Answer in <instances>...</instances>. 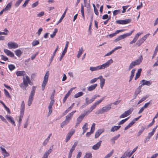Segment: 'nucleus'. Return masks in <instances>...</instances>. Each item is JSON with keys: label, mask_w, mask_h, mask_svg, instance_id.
Returning <instances> with one entry per match:
<instances>
[{"label": "nucleus", "mask_w": 158, "mask_h": 158, "mask_svg": "<svg viewBox=\"0 0 158 158\" xmlns=\"http://www.w3.org/2000/svg\"><path fill=\"white\" fill-rule=\"evenodd\" d=\"M112 103H110L108 105L103 107L102 108L98 110L97 111L95 114H101L105 112H107L111 108Z\"/></svg>", "instance_id": "nucleus-1"}, {"label": "nucleus", "mask_w": 158, "mask_h": 158, "mask_svg": "<svg viewBox=\"0 0 158 158\" xmlns=\"http://www.w3.org/2000/svg\"><path fill=\"white\" fill-rule=\"evenodd\" d=\"M113 62V60L112 59H111L105 63H104L101 65H98L95 67L96 70V71H97L100 69H104L105 68L108 67Z\"/></svg>", "instance_id": "nucleus-2"}, {"label": "nucleus", "mask_w": 158, "mask_h": 158, "mask_svg": "<svg viewBox=\"0 0 158 158\" xmlns=\"http://www.w3.org/2000/svg\"><path fill=\"white\" fill-rule=\"evenodd\" d=\"M142 60V56L141 55L139 56V58L138 59L134 61H132L131 63L128 67V70H130L135 66L139 64L141 62Z\"/></svg>", "instance_id": "nucleus-3"}, {"label": "nucleus", "mask_w": 158, "mask_h": 158, "mask_svg": "<svg viewBox=\"0 0 158 158\" xmlns=\"http://www.w3.org/2000/svg\"><path fill=\"white\" fill-rule=\"evenodd\" d=\"M35 89L36 87L35 86H33L32 87L28 101V105L29 106H31L33 100V98L35 92Z\"/></svg>", "instance_id": "nucleus-4"}, {"label": "nucleus", "mask_w": 158, "mask_h": 158, "mask_svg": "<svg viewBox=\"0 0 158 158\" xmlns=\"http://www.w3.org/2000/svg\"><path fill=\"white\" fill-rule=\"evenodd\" d=\"M134 29H133L130 32L126 33L123 35H120L117 38L114 40V42H117V41L124 39L128 36H130L132 33L134 31Z\"/></svg>", "instance_id": "nucleus-5"}, {"label": "nucleus", "mask_w": 158, "mask_h": 158, "mask_svg": "<svg viewBox=\"0 0 158 158\" xmlns=\"http://www.w3.org/2000/svg\"><path fill=\"white\" fill-rule=\"evenodd\" d=\"M150 35L149 33L147 34L141 38L139 39L136 43V45L138 47L140 46L144 42Z\"/></svg>", "instance_id": "nucleus-6"}, {"label": "nucleus", "mask_w": 158, "mask_h": 158, "mask_svg": "<svg viewBox=\"0 0 158 158\" xmlns=\"http://www.w3.org/2000/svg\"><path fill=\"white\" fill-rule=\"evenodd\" d=\"M49 76L48 71L47 72L44 78V81L42 85V90H44L45 86H46L48 80Z\"/></svg>", "instance_id": "nucleus-7"}, {"label": "nucleus", "mask_w": 158, "mask_h": 158, "mask_svg": "<svg viewBox=\"0 0 158 158\" xmlns=\"http://www.w3.org/2000/svg\"><path fill=\"white\" fill-rule=\"evenodd\" d=\"M86 114H86V113L84 112V114H81V115L77 118L76 124L75 126V128H77V127Z\"/></svg>", "instance_id": "nucleus-8"}, {"label": "nucleus", "mask_w": 158, "mask_h": 158, "mask_svg": "<svg viewBox=\"0 0 158 158\" xmlns=\"http://www.w3.org/2000/svg\"><path fill=\"white\" fill-rule=\"evenodd\" d=\"M131 21V20L130 19H125L124 20H116V23L118 24H125L129 23Z\"/></svg>", "instance_id": "nucleus-9"}, {"label": "nucleus", "mask_w": 158, "mask_h": 158, "mask_svg": "<svg viewBox=\"0 0 158 158\" xmlns=\"http://www.w3.org/2000/svg\"><path fill=\"white\" fill-rule=\"evenodd\" d=\"M25 77L26 79L24 77H23V83H24L25 87H27L28 86V83H29L30 85H31V84H30V83H31V82L28 76L26 75L25 76Z\"/></svg>", "instance_id": "nucleus-10"}, {"label": "nucleus", "mask_w": 158, "mask_h": 158, "mask_svg": "<svg viewBox=\"0 0 158 158\" xmlns=\"http://www.w3.org/2000/svg\"><path fill=\"white\" fill-rule=\"evenodd\" d=\"M8 48L9 49L15 48L18 47V44L14 42H10L7 44Z\"/></svg>", "instance_id": "nucleus-11"}, {"label": "nucleus", "mask_w": 158, "mask_h": 158, "mask_svg": "<svg viewBox=\"0 0 158 158\" xmlns=\"http://www.w3.org/2000/svg\"><path fill=\"white\" fill-rule=\"evenodd\" d=\"M69 44V42L67 41L66 42V45H65V46L64 49V50L62 53V54L59 60L60 61H61V60L63 58L64 56L65 55V54L66 52Z\"/></svg>", "instance_id": "nucleus-12"}, {"label": "nucleus", "mask_w": 158, "mask_h": 158, "mask_svg": "<svg viewBox=\"0 0 158 158\" xmlns=\"http://www.w3.org/2000/svg\"><path fill=\"white\" fill-rule=\"evenodd\" d=\"M5 117L7 120L11 123L13 124L14 126H16L14 118L11 116L9 115H6L5 116Z\"/></svg>", "instance_id": "nucleus-13"}, {"label": "nucleus", "mask_w": 158, "mask_h": 158, "mask_svg": "<svg viewBox=\"0 0 158 158\" xmlns=\"http://www.w3.org/2000/svg\"><path fill=\"white\" fill-rule=\"evenodd\" d=\"M74 132L75 131L74 130H71L68 133L66 138V142H67L70 139V138L73 134Z\"/></svg>", "instance_id": "nucleus-14"}, {"label": "nucleus", "mask_w": 158, "mask_h": 158, "mask_svg": "<svg viewBox=\"0 0 158 158\" xmlns=\"http://www.w3.org/2000/svg\"><path fill=\"white\" fill-rule=\"evenodd\" d=\"M52 146L50 148V149L48 150V151H46L44 154L43 157L42 158H48V156L49 155V154L51 153V152L52 151V148H53Z\"/></svg>", "instance_id": "nucleus-15"}, {"label": "nucleus", "mask_w": 158, "mask_h": 158, "mask_svg": "<svg viewBox=\"0 0 158 158\" xmlns=\"http://www.w3.org/2000/svg\"><path fill=\"white\" fill-rule=\"evenodd\" d=\"M129 149L127 150L123 155L122 157L123 158H125L127 157H130L132 155Z\"/></svg>", "instance_id": "nucleus-16"}, {"label": "nucleus", "mask_w": 158, "mask_h": 158, "mask_svg": "<svg viewBox=\"0 0 158 158\" xmlns=\"http://www.w3.org/2000/svg\"><path fill=\"white\" fill-rule=\"evenodd\" d=\"M76 112V111L75 110L69 113L66 116L65 119L69 122V121L72 118L73 114Z\"/></svg>", "instance_id": "nucleus-17"}, {"label": "nucleus", "mask_w": 158, "mask_h": 158, "mask_svg": "<svg viewBox=\"0 0 158 158\" xmlns=\"http://www.w3.org/2000/svg\"><path fill=\"white\" fill-rule=\"evenodd\" d=\"M102 141L101 140L100 141L94 145L92 147V149L94 150H97L98 149L101 145Z\"/></svg>", "instance_id": "nucleus-18"}, {"label": "nucleus", "mask_w": 158, "mask_h": 158, "mask_svg": "<svg viewBox=\"0 0 158 158\" xmlns=\"http://www.w3.org/2000/svg\"><path fill=\"white\" fill-rule=\"evenodd\" d=\"M4 52L7 55L11 57H13L14 56V54L9 50L7 49H4Z\"/></svg>", "instance_id": "nucleus-19"}, {"label": "nucleus", "mask_w": 158, "mask_h": 158, "mask_svg": "<svg viewBox=\"0 0 158 158\" xmlns=\"http://www.w3.org/2000/svg\"><path fill=\"white\" fill-rule=\"evenodd\" d=\"M124 29H121L119 30H117L115 32L113 33L112 34L109 35H108L109 37L110 38L112 37L115 36L116 34H118L120 32H121L124 31Z\"/></svg>", "instance_id": "nucleus-20"}, {"label": "nucleus", "mask_w": 158, "mask_h": 158, "mask_svg": "<svg viewBox=\"0 0 158 158\" xmlns=\"http://www.w3.org/2000/svg\"><path fill=\"white\" fill-rule=\"evenodd\" d=\"M97 106L94 103L93 105L90 107L89 109L87 111H84L86 113V114H89L96 108Z\"/></svg>", "instance_id": "nucleus-21"}, {"label": "nucleus", "mask_w": 158, "mask_h": 158, "mask_svg": "<svg viewBox=\"0 0 158 158\" xmlns=\"http://www.w3.org/2000/svg\"><path fill=\"white\" fill-rule=\"evenodd\" d=\"M25 110V103L23 101L21 103L20 106V114H24Z\"/></svg>", "instance_id": "nucleus-22"}, {"label": "nucleus", "mask_w": 158, "mask_h": 158, "mask_svg": "<svg viewBox=\"0 0 158 158\" xmlns=\"http://www.w3.org/2000/svg\"><path fill=\"white\" fill-rule=\"evenodd\" d=\"M120 135L118 134V135L115 136L111 139L110 140V141L112 144H114L115 143V141L117 140L118 138L120 137Z\"/></svg>", "instance_id": "nucleus-23"}, {"label": "nucleus", "mask_w": 158, "mask_h": 158, "mask_svg": "<svg viewBox=\"0 0 158 158\" xmlns=\"http://www.w3.org/2000/svg\"><path fill=\"white\" fill-rule=\"evenodd\" d=\"M68 8H67L65 10L63 14L62 15L60 19V20H59L58 22H57V23H56V25H58L59 23H60L62 19H63V18L64 17L65 14H66V12Z\"/></svg>", "instance_id": "nucleus-24"}, {"label": "nucleus", "mask_w": 158, "mask_h": 158, "mask_svg": "<svg viewBox=\"0 0 158 158\" xmlns=\"http://www.w3.org/2000/svg\"><path fill=\"white\" fill-rule=\"evenodd\" d=\"M0 148L2 151V153L3 154V156L4 157L8 156L10 155L9 154L6 152L4 148H3L2 147H1Z\"/></svg>", "instance_id": "nucleus-25"}, {"label": "nucleus", "mask_w": 158, "mask_h": 158, "mask_svg": "<svg viewBox=\"0 0 158 158\" xmlns=\"http://www.w3.org/2000/svg\"><path fill=\"white\" fill-rule=\"evenodd\" d=\"M97 85H98L96 84L92 85L88 87L87 89L89 91H92L94 89L97 87Z\"/></svg>", "instance_id": "nucleus-26"}, {"label": "nucleus", "mask_w": 158, "mask_h": 158, "mask_svg": "<svg viewBox=\"0 0 158 158\" xmlns=\"http://www.w3.org/2000/svg\"><path fill=\"white\" fill-rule=\"evenodd\" d=\"M141 82H143L142 84V85H147L148 86H149L151 85L152 82L150 81H146L145 80H143L141 81Z\"/></svg>", "instance_id": "nucleus-27"}, {"label": "nucleus", "mask_w": 158, "mask_h": 158, "mask_svg": "<svg viewBox=\"0 0 158 158\" xmlns=\"http://www.w3.org/2000/svg\"><path fill=\"white\" fill-rule=\"evenodd\" d=\"M142 71L141 69H139L138 70L137 72L136 73V76L135 77V80H136L140 76V74Z\"/></svg>", "instance_id": "nucleus-28"}, {"label": "nucleus", "mask_w": 158, "mask_h": 158, "mask_svg": "<svg viewBox=\"0 0 158 158\" xmlns=\"http://www.w3.org/2000/svg\"><path fill=\"white\" fill-rule=\"evenodd\" d=\"M26 74L24 71H18L16 72V74L17 76H24Z\"/></svg>", "instance_id": "nucleus-29"}, {"label": "nucleus", "mask_w": 158, "mask_h": 158, "mask_svg": "<svg viewBox=\"0 0 158 158\" xmlns=\"http://www.w3.org/2000/svg\"><path fill=\"white\" fill-rule=\"evenodd\" d=\"M121 126H114L112 127L111 129H110V131L111 132H114L115 131H117L119 129V128H120Z\"/></svg>", "instance_id": "nucleus-30"}, {"label": "nucleus", "mask_w": 158, "mask_h": 158, "mask_svg": "<svg viewBox=\"0 0 158 158\" xmlns=\"http://www.w3.org/2000/svg\"><path fill=\"white\" fill-rule=\"evenodd\" d=\"M103 131L101 129H99L96 132L95 134V138H98L99 136L102 133Z\"/></svg>", "instance_id": "nucleus-31"}, {"label": "nucleus", "mask_w": 158, "mask_h": 158, "mask_svg": "<svg viewBox=\"0 0 158 158\" xmlns=\"http://www.w3.org/2000/svg\"><path fill=\"white\" fill-rule=\"evenodd\" d=\"M84 51V50H83V48H80L79 50V51H78V54L77 55V58H79L80 57L82 53Z\"/></svg>", "instance_id": "nucleus-32"}, {"label": "nucleus", "mask_w": 158, "mask_h": 158, "mask_svg": "<svg viewBox=\"0 0 158 158\" xmlns=\"http://www.w3.org/2000/svg\"><path fill=\"white\" fill-rule=\"evenodd\" d=\"M12 5V2H11L9 3L6 6V7L4 9L5 11L8 10L10 9Z\"/></svg>", "instance_id": "nucleus-33"}, {"label": "nucleus", "mask_w": 158, "mask_h": 158, "mask_svg": "<svg viewBox=\"0 0 158 158\" xmlns=\"http://www.w3.org/2000/svg\"><path fill=\"white\" fill-rule=\"evenodd\" d=\"M88 123H85L84 125L82 127V129H83V131L82 133V134H84L87 131L88 129L87 127Z\"/></svg>", "instance_id": "nucleus-34"}, {"label": "nucleus", "mask_w": 158, "mask_h": 158, "mask_svg": "<svg viewBox=\"0 0 158 158\" xmlns=\"http://www.w3.org/2000/svg\"><path fill=\"white\" fill-rule=\"evenodd\" d=\"M58 48H59V46H57L56 47V49L53 52V55L51 57V58L50 59V60H51L50 62H51L52 61L53 59V58H54V56H55L56 52V51H57V50H58Z\"/></svg>", "instance_id": "nucleus-35"}, {"label": "nucleus", "mask_w": 158, "mask_h": 158, "mask_svg": "<svg viewBox=\"0 0 158 158\" xmlns=\"http://www.w3.org/2000/svg\"><path fill=\"white\" fill-rule=\"evenodd\" d=\"M24 114H20V116H19V126L18 127L19 128L20 126L21 125L22 120L23 118V116Z\"/></svg>", "instance_id": "nucleus-36"}, {"label": "nucleus", "mask_w": 158, "mask_h": 158, "mask_svg": "<svg viewBox=\"0 0 158 158\" xmlns=\"http://www.w3.org/2000/svg\"><path fill=\"white\" fill-rule=\"evenodd\" d=\"M100 86L101 89H102L105 83V79L104 78L102 79V80H100Z\"/></svg>", "instance_id": "nucleus-37"}, {"label": "nucleus", "mask_w": 158, "mask_h": 158, "mask_svg": "<svg viewBox=\"0 0 158 158\" xmlns=\"http://www.w3.org/2000/svg\"><path fill=\"white\" fill-rule=\"evenodd\" d=\"M83 93L82 92H78L76 94H75L74 95V98H77L81 96L82 95H83Z\"/></svg>", "instance_id": "nucleus-38"}, {"label": "nucleus", "mask_w": 158, "mask_h": 158, "mask_svg": "<svg viewBox=\"0 0 158 158\" xmlns=\"http://www.w3.org/2000/svg\"><path fill=\"white\" fill-rule=\"evenodd\" d=\"M15 52L16 55L18 57L20 56L22 53V52L19 49H18L17 50L15 51Z\"/></svg>", "instance_id": "nucleus-39"}, {"label": "nucleus", "mask_w": 158, "mask_h": 158, "mask_svg": "<svg viewBox=\"0 0 158 158\" xmlns=\"http://www.w3.org/2000/svg\"><path fill=\"white\" fill-rule=\"evenodd\" d=\"M81 12L82 16V17L83 19H85V17L84 13V6L82 5H81Z\"/></svg>", "instance_id": "nucleus-40"}, {"label": "nucleus", "mask_w": 158, "mask_h": 158, "mask_svg": "<svg viewBox=\"0 0 158 158\" xmlns=\"http://www.w3.org/2000/svg\"><path fill=\"white\" fill-rule=\"evenodd\" d=\"M85 103L87 105L90 103H91L93 102L91 99H89V98L88 97H86L85 98Z\"/></svg>", "instance_id": "nucleus-41"}, {"label": "nucleus", "mask_w": 158, "mask_h": 158, "mask_svg": "<svg viewBox=\"0 0 158 158\" xmlns=\"http://www.w3.org/2000/svg\"><path fill=\"white\" fill-rule=\"evenodd\" d=\"M105 98V97L102 98L96 102L94 103V104L96 105V106L98 105L99 104H100Z\"/></svg>", "instance_id": "nucleus-42"}, {"label": "nucleus", "mask_w": 158, "mask_h": 158, "mask_svg": "<svg viewBox=\"0 0 158 158\" xmlns=\"http://www.w3.org/2000/svg\"><path fill=\"white\" fill-rule=\"evenodd\" d=\"M145 127L142 126L141 127V129L139 131L138 133L137 136H139L143 132L144 129H145Z\"/></svg>", "instance_id": "nucleus-43"}, {"label": "nucleus", "mask_w": 158, "mask_h": 158, "mask_svg": "<svg viewBox=\"0 0 158 158\" xmlns=\"http://www.w3.org/2000/svg\"><path fill=\"white\" fill-rule=\"evenodd\" d=\"M58 31V29L57 28H55L54 31L53 32V33L50 35V36L51 38H53L56 35V33Z\"/></svg>", "instance_id": "nucleus-44"}, {"label": "nucleus", "mask_w": 158, "mask_h": 158, "mask_svg": "<svg viewBox=\"0 0 158 158\" xmlns=\"http://www.w3.org/2000/svg\"><path fill=\"white\" fill-rule=\"evenodd\" d=\"M129 118V117H128L122 120L118 123V124L120 125L123 124L125 122H126L127 120H128V119Z\"/></svg>", "instance_id": "nucleus-45"}, {"label": "nucleus", "mask_w": 158, "mask_h": 158, "mask_svg": "<svg viewBox=\"0 0 158 158\" xmlns=\"http://www.w3.org/2000/svg\"><path fill=\"white\" fill-rule=\"evenodd\" d=\"M69 122L66 120V119L65 121L62 123L61 124L60 127L61 128H63V127L68 123Z\"/></svg>", "instance_id": "nucleus-46"}, {"label": "nucleus", "mask_w": 158, "mask_h": 158, "mask_svg": "<svg viewBox=\"0 0 158 158\" xmlns=\"http://www.w3.org/2000/svg\"><path fill=\"white\" fill-rule=\"evenodd\" d=\"M114 152V150H112L110 153H109L104 158H109L112 155Z\"/></svg>", "instance_id": "nucleus-47"}, {"label": "nucleus", "mask_w": 158, "mask_h": 158, "mask_svg": "<svg viewBox=\"0 0 158 158\" xmlns=\"http://www.w3.org/2000/svg\"><path fill=\"white\" fill-rule=\"evenodd\" d=\"M133 111V109L132 108L130 109H129L128 110L125 111V112L126 113V114H127V115L128 116L131 114V113Z\"/></svg>", "instance_id": "nucleus-48"}, {"label": "nucleus", "mask_w": 158, "mask_h": 158, "mask_svg": "<svg viewBox=\"0 0 158 158\" xmlns=\"http://www.w3.org/2000/svg\"><path fill=\"white\" fill-rule=\"evenodd\" d=\"M121 12L120 10H114L113 12V15L114 16H115L118 14H120Z\"/></svg>", "instance_id": "nucleus-49"}, {"label": "nucleus", "mask_w": 158, "mask_h": 158, "mask_svg": "<svg viewBox=\"0 0 158 158\" xmlns=\"http://www.w3.org/2000/svg\"><path fill=\"white\" fill-rule=\"evenodd\" d=\"M153 135H150V133H148V135L147 137L144 140V143H146V142H148L149 139H150L151 137Z\"/></svg>", "instance_id": "nucleus-50"}, {"label": "nucleus", "mask_w": 158, "mask_h": 158, "mask_svg": "<svg viewBox=\"0 0 158 158\" xmlns=\"http://www.w3.org/2000/svg\"><path fill=\"white\" fill-rule=\"evenodd\" d=\"M8 68L9 69L12 71L15 69V66L13 64H10L8 65Z\"/></svg>", "instance_id": "nucleus-51"}, {"label": "nucleus", "mask_w": 158, "mask_h": 158, "mask_svg": "<svg viewBox=\"0 0 158 158\" xmlns=\"http://www.w3.org/2000/svg\"><path fill=\"white\" fill-rule=\"evenodd\" d=\"M4 91L5 93V95L6 97H8L9 98H10V95L9 93L8 92V91L5 89H4Z\"/></svg>", "instance_id": "nucleus-52"}, {"label": "nucleus", "mask_w": 158, "mask_h": 158, "mask_svg": "<svg viewBox=\"0 0 158 158\" xmlns=\"http://www.w3.org/2000/svg\"><path fill=\"white\" fill-rule=\"evenodd\" d=\"M70 95V94H69V93H67L65 96H64L63 99V103H65V102L67 99V98Z\"/></svg>", "instance_id": "nucleus-53"}, {"label": "nucleus", "mask_w": 158, "mask_h": 158, "mask_svg": "<svg viewBox=\"0 0 158 158\" xmlns=\"http://www.w3.org/2000/svg\"><path fill=\"white\" fill-rule=\"evenodd\" d=\"M39 44V42L38 40H34L33 41L32 43V45L33 46H34L37 45L38 44Z\"/></svg>", "instance_id": "nucleus-54"}, {"label": "nucleus", "mask_w": 158, "mask_h": 158, "mask_svg": "<svg viewBox=\"0 0 158 158\" xmlns=\"http://www.w3.org/2000/svg\"><path fill=\"white\" fill-rule=\"evenodd\" d=\"M148 97L147 96L142 98L138 102L137 104H139V103L144 101Z\"/></svg>", "instance_id": "nucleus-55"}, {"label": "nucleus", "mask_w": 158, "mask_h": 158, "mask_svg": "<svg viewBox=\"0 0 158 158\" xmlns=\"http://www.w3.org/2000/svg\"><path fill=\"white\" fill-rule=\"evenodd\" d=\"M52 106L49 105L48 107L49 110L48 114L49 115L51 114L52 112Z\"/></svg>", "instance_id": "nucleus-56"}, {"label": "nucleus", "mask_w": 158, "mask_h": 158, "mask_svg": "<svg viewBox=\"0 0 158 158\" xmlns=\"http://www.w3.org/2000/svg\"><path fill=\"white\" fill-rule=\"evenodd\" d=\"M84 158H92L91 153H89L86 154L84 157Z\"/></svg>", "instance_id": "nucleus-57"}, {"label": "nucleus", "mask_w": 158, "mask_h": 158, "mask_svg": "<svg viewBox=\"0 0 158 158\" xmlns=\"http://www.w3.org/2000/svg\"><path fill=\"white\" fill-rule=\"evenodd\" d=\"M137 40L138 39L135 37L133 40L130 42V44H132L135 43Z\"/></svg>", "instance_id": "nucleus-58"}, {"label": "nucleus", "mask_w": 158, "mask_h": 158, "mask_svg": "<svg viewBox=\"0 0 158 158\" xmlns=\"http://www.w3.org/2000/svg\"><path fill=\"white\" fill-rule=\"evenodd\" d=\"M0 118L2 120V121L3 122H4L5 123H8V122L6 121V119L2 116L1 115H0Z\"/></svg>", "instance_id": "nucleus-59"}, {"label": "nucleus", "mask_w": 158, "mask_h": 158, "mask_svg": "<svg viewBox=\"0 0 158 158\" xmlns=\"http://www.w3.org/2000/svg\"><path fill=\"white\" fill-rule=\"evenodd\" d=\"M1 58L2 60H3L4 61H6L8 60V58L6 56H4L3 55H1Z\"/></svg>", "instance_id": "nucleus-60"}, {"label": "nucleus", "mask_w": 158, "mask_h": 158, "mask_svg": "<svg viewBox=\"0 0 158 158\" xmlns=\"http://www.w3.org/2000/svg\"><path fill=\"white\" fill-rule=\"evenodd\" d=\"M127 116H128L127 115V114H126V113L124 112L122 114L119 116V118H124Z\"/></svg>", "instance_id": "nucleus-61"}, {"label": "nucleus", "mask_w": 158, "mask_h": 158, "mask_svg": "<svg viewBox=\"0 0 158 158\" xmlns=\"http://www.w3.org/2000/svg\"><path fill=\"white\" fill-rule=\"evenodd\" d=\"M49 140L48 139H46L44 140V142H43V145L44 146H45L47 144V143H48V142Z\"/></svg>", "instance_id": "nucleus-62"}, {"label": "nucleus", "mask_w": 158, "mask_h": 158, "mask_svg": "<svg viewBox=\"0 0 158 158\" xmlns=\"http://www.w3.org/2000/svg\"><path fill=\"white\" fill-rule=\"evenodd\" d=\"M129 6H123V10L122 11V13H125L126 12V10L127 9V8Z\"/></svg>", "instance_id": "nucleus-63"}, {"label": "nucleus", "mask_w": 158, "mask_h": 158, "mask_svg": "<svg viewBox=\"0 0 158 158\" xmlns=\"http://www.w3.org/2000/svg\"><path fill=\"white\" fill-rule=\"evenodd\" d=\"M44 11H42L39 14H37V16L38 17H40L44 15Z\"/></svg>", "instance_id": "nucleus-64"}]
</instances>
